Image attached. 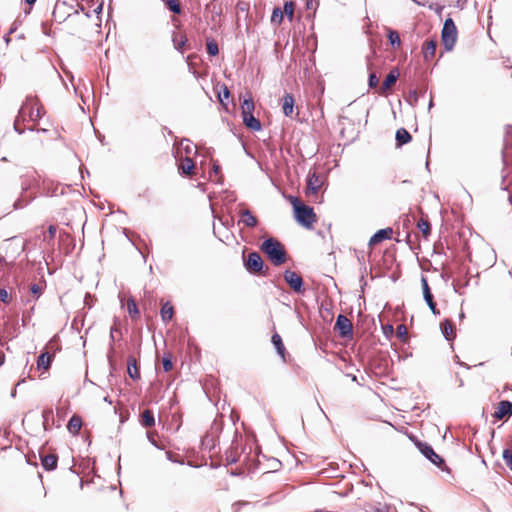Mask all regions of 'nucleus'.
Segmentation results:
<instances>
[{"label":"nucleus","mask_w":512,"mask_h":512,"mask_svg":"<svg viewBox=\"0 0 512 512\" xmlns=\"http://www.w3.org/2000/svg\"><path fill=\"white\" fill-rule=\"evenodd\" d=\"M289 201L293 206L296 221L304 228L312 229L317 222L313 208L303 204L299 198L294 196H290Z\"/></svg>","instance_id":"1"},{"label":"nucleus","mask_w":512,"mask_h":512,"mask_svg":"<svg viewBox=\"0 0 512 512\" xmlns=\"http://www.w3.org/2000/svg\"><path fill=\"white\" fill-rule=\"evenodd\" d=\"M260 249L275 266H280L287 261V253L284 245L274 238L265 240L261 244Z\"/></svg>","instance_id":"2"},{"label":"nucleus","mask_w":512,"mask_h":512,"mask_svg":"<svg viewBox=\"0 0 512 512\" xmlns=\"http://www.w3.org/2000/svg\"><path fill=\"white\" fill-rule=\"evenodd\" d=\"M45 110L36 96H29L19 110V118H27L33 122L38 121L44 115Z\"/></svg>","instance_id":"3"},{"label":"nucleus","mask_w":512,"mask_h":512,"mask_svg":"<svg viewBox=\"0 0 512 512\" xmlns=\"http://www.w3.org/2000/svg\"><path fill=\"white\" fill-rule=\"evenodd\" d=\"M244 266L251 274L268 275L269 268L264 265L263 259L258 252H250L243 256Z\"/></svg>","instance_id":"4"},{"label":"nucleus","mask_w":512,"mask_h":512,"mask_svg":"<svg viewBox=\"0 0 512 512\" xmlns=\"http://www.w3.org/2000/svg\"><path fill=\"white\" fill-rule=\"evenodd\" d=\"M457 35L458 32L454 21L451 18H447L441 32L442 44L447 51H451L454 48Z\"/></svg>","instance_id":"5"},{"label":"nucleus","mask_w":512,"mask_h":512,"mask_svg":"<svg viewBox=\"0 0 512 512\" xmlns=\"http://www.w3.org/2000/svg\"><path fill=\"white\" fill-rule=\"evenodd\" d=\"M418 449L420 452L428 458L433 464H435L437 467L441 468L442 470H447V467L445 465L444 459L438 455L433 448L428 445L427 443L417 442L416 443Z\"/></svg>","instance_id":"6"},{"label":"nucleus","mask_w":512,"mask_h":512,"mask_svg":"<svg viewBox=\"0 0 512 512\" xmlns=\"http://www.w3.org/2000/svg\"><path fill=\"white\" fill-rule=\"evenodd\" d=\"M334 329L342 338H352L353 336V324L345 315H338Z\"/></svg>","instance_id":"7"},{"label":"nucleus","mask_w":512,"mask_h":512,"mask_svg":"<svg viewBox=\"0 0 512 512\" xmlns=\"http://www.w3.org/2000/svg\"><path fill=\"white\" fill-rule=\"evenodd\" d=\"M512 416V403L508 400H502L497 403L492 417L495 420H506Z\"/></svg>","instance_id":"8"},{"label":"nucleus","mask_w":512,"mask_h":512,"mask_svg":"<svg viewBox=\"0 0 512 512\" xmlns=\"http://www.w3.org/2000/svg\"><path fill=\"white\" fill-rule=\"evenodd\" d=\"M284 279L295 292L302 293L304 291L303 279L298 273L291 270H286L284 272Z\"/></svg>","instance_id":"9"},{"label":"nucleus","mask_w":512,"mask_h":512,"mask_svg":"<svg viewBox=\"0 0 512 512\" xmlns=\"http://www.w3.org/2000/svg\"><path fill=\"white\" fill-rule=\"evenodd\" d=\"M399 71L398 69H392L389 74L386 76L385 80L383 81L382 85L378 89V93L380 95H387L392 87L395 85L398 77H399Z\"/></svg>","instance_id":"10"},{"label":"nucleus","mask_w":512,"mask_h":512,"mask_svg":"<svg viewBox=\"0 0 512 512\" xmlns=\"http://www.w3.org/2000/svg\"><path fill=\"white\" fill-rule=\"evenodd\" d=\"M422 283V290H423V296L428 304L430 310L433 312V314H439V310L436 308V303L434 302L433 295L431 293L430 287L428 285V281L425 277H422L421 279Z\"/></svg>","instance_id":"11"},{"label":"nucleus","mask_w":512,"mask_h":512,"mask_svg":"<svg viewBox=\"0 0 512 512\" xmlns=\"http://www.w3.org/2000/svg\"><path fill=\"white\" fill-rule=\"evenodd\" d=\"M323 184V180L316 172L310 173L307 180V194H316Z\"/></svg>","instance_id":"12"},{"label":"nucleus","mask_w":512,"mask_h":512,"mask_svg":"<svg viewBox=\"0 0 512 512\" xmlns=\"http://www.w3.org/2000/svg\"><path fill=\"white\" fill-rule=\"evenodd\" d=\"M437 41L435 39L426 40L422 46V53L425 61H431L436 55Z\"/></svg>","instance_id":"13"},{"label":"nucleus","mask_w":512,"mask_h":512,"mask_svg":"<svg viewBox=\"0 0 512 512\" xmlns=\"http://www.w3.org/2000/svg\"><path fill=\"white\" fill-rule=\"evenodd\" d=\"M392 228H385L378 230L369 240L370 246H375L386 239H390L392 236Z\"/></svg>","instance_id":"14"},{"label":"nucleus","mask_w":512,"mask_h":512,"mask_svg":"<svg viewBox=\"0 0 512 512\" xmlns=\"http://www.w3.org/2000/svg\"><path fill=\"white\" fill-rule=\"evenodd\" d=\"M127 372L128 375L133 380H139L140 379V369L137 365L136 358L134 356H129L127 359Z\"/></svg>","instance_id":"15"},{"label":"nucleus","mask_w":512,"mask_h":512,"mask_svg":"<svg viewBox=\"0 0 512 512\" xmlns=\"http://www.w3.org/2000/svg\"><path fill=\"white\" fill-rule=\"evenodd\" d=\"M295 99L292 94L286 93L282 99V111L285 116H291L294 110Z\"/></svg>","instance_id":"16"},{"label":"nucleus","mask_w":512,"mask_h":512,"mask_svg":"<svg viewBox=\"0 0 512 512\" xmlns=\"http://www.w3.org/2000/svg\"><path fill=\"white\" fill-rule=\"evenodd\" d=\"M53 357L54 353L51 354L48 351L41 353L37 359V367L39 369H44L45 371H47L51 366Z\"/></svg>","instance_id":"17"},{"label":"nucleus","mask_w":512,"mask_h":512,"mask_svg":"<svg viewBox=\"0 0 512 512\" xmlns=\"http://www.w3.org/2000/svg\"><path fill=\"white\" fill-rule=\"evenodd\" d=\"M240 216H241L242 222L247 227L253 228L258 224L257 217L255 215H253V213L248 209L241 210Z\"/></svg>","instance_id":"18"},{"label":"nucleus","mask_w":512,"mask_h":512,"mask_svg":"<svg viewBox=\"0 0 512 512\" xmlns=\"http://www.w3.org/2000/svg\"><path fill=\"white\" fill-rule=\"evenodd\" d=\"M82 425H83L82 418L79 415L75 414L70 418V420L67 424V429L73 435H77L79 433V431L81 430Z\"/></svg>","instance_id":"19"},{"label":"nucleus","mask_w":512,"mask_h":512,"mask_svg":"<svg viewBox=\"0 0 512 512\" xmlns=\"http://www.w3.org/2000/svg\"><path fill=\"white\" fill-rule=\"evenodd\" d=\"M441 330L447 340H452L456 336L455 326L451 320L446 319L441 323Z\"/></svg>","instance_id":"20"},{"label":"nucleus","mask_w":512,"mask_h":512,"mask_svg":"<svg viewBox=\"0 0 512 512\" xmlns=\"http://www.w3.org/2000/svg\"><path fill=\"white\" fill-rule=\"evenodd\" d=\"M194 168H195V164H194L193 160L189 157L181 159V161L178 165L179 171H181L182 174L189 175V176L193 174Z\"/></svg>","instance_id":"21"},{"label":"nucleus","mask_w":512,"mask_h":512,"mask_svg":"<svg viewBox=\"0 0 512 512\" xmlns=\"http://www.w3.org/2000/svg\"><path fill=\"white\" fill-rule=\"evenodd\" d=\"M127 312L132 320L140 318V311L134 298L130 297L126 301Z\"/></svg>","instance_id":"22"},{"label":"nucleus","mask_w":512,"mask_h":512,"mask_svg":"<svg viewBox=\"0 0 512 512\" xmlns=\"http://www.w3.org/2000/svg\"><path fill=\"white\" fill-rule=\"evenodd\" d=\"M41 462L45 470L51 471L57 467L58 457L55 454H48L42 457Z\"/></svg>","instance_id":"23"},{"label":"nucleus","mask_w":512,"mask_h":512,"mask_svg":"<svg viewBox=\"0 0 512 512\" xmlns=\"http://www.w3.org/2000/svg\"><path fill=\"white\" fill-rule=\"evenodd\" d=\"M271 341H272L273 345L275 346L278 354L281 356L283 361H285L286 360L285 359L286 349H285V346L283 344L281 336L278 333H274L272 335Z\"/></svg>","instance_id":"24"},{"label":"nucleus","mask_w":512,"mask_h":512,"mask_svg":"<svg viewBox=\"0 0 512 512\" xmlns=\"http://www.w3.org/2000/svg\"><path fill=\"white\" fill-rule=\"evenodd\" d=\"M395 138H396L397 146H402L404 144L409 143L412 139V136L405 128H399L396 131Z\"/></svg>","instance_id":"25"},{"label":"nucleus","mask_w":512,"mask_h":512,"mask_svg":"<svg viewBox=\"0 0 512 512\" xmlns=\"http://www.w3.org/2000/svg\"><path fill=\"white\" fill-rule=\"evenodd\" d=\"M243 123L245 126L253 131H258L261 129L260 121L253 116V114L242 116Z\"/></svg>","instance_id":"26"},{"label":"nucleus","mask_w":512,"mask_h":512,"mask_svg":"<svg viewBox=\"0 0 512 512\" xmlns=\"http://www.w3.org/2000/svg\"><path fill=\"white\" fill-rule=\"evenodd\" d=\"M160 315L164 322H169L173 318L174 308L170 302H166L162 305Z\"/></svg>","instance_id":"27"},{"label":"nucleus","mask_w":512,"mask_h":512,"mask_svg":"<svg viewBox=\"0 0 512 512\" xmlns=\"http://www.w3.org/2000/svg\"><path fill=\"white\" fill-rule=\"evenodd\" d=\"M46 284L43 283H33L29 286V292L34 301L38 300L39 297L43 294Z\"/></svg>","instance_id":"28"},{"label":"nucleus","mask_w":512,"mask_h":512,"mask_svg":"<svg viewBox=\"0 0 512 512\" xmlns=\"http://www.w3.org/2000/svg\"><path fill=\"white\" fill-rule=\"evenodd\" d=\"M141 424L144 427H152L155 424V418L151 410L146 409L141 413Z\"/></svg>","instance_id":"29"},{"label":"nucleus","mask_w":512,"mask_h":512,"mask_svg":"<svg viewBox=\"0 0 512 512\" xmlns=\"http://www.w3.org/2000/svg\"><path fill=\"white\" fill-rule=\"evenodd\" d=\"M418 229L422 232L424 238H427L431 233V226L427 218H420L417 222Z\"/></svg>","instance_id":"30"},{"label":"nucleus","mask_w":512,"mask_h":512,"mask_svg":"<svg viewBox=\"0 0 512 512\" xmlns=\"http://www.w3.org/2000/svg\"><path fill=\"white\" fill-rule=\"evenodd\" d=\"M187 41L188 39L184 34L176 33L173 36L174 47L181 52L183 51V48L186 45Z\"/></svg>","instance_id":"31"},{"label":"nucleus","mask_w":512,"mask_h":512,"mask_svg":"<svg viewBox=\"0 0 512 512\" xmlns=\"http://www.w3.org/2000/svg\"><path fill=\"white\" fill-rule=\"evenodd\" d=\"M387 37L389 40V43L396 48H399L401 46V40L399 33L392 29H387Z\"/></svg>","instance_id":"32"},{"label":"nucleus","mask_w":512,"mask_h":512,"mask_svg":"<svg viewBox=\"0 0 512 512\" xmlns=\"http://www.w3.org/2000/svg\"><path fill=\"white\" fill-rule=\"evenodd\" d=\"M230 97V91L226 85H221L218 91V99L220 103L227 109L226 101Z\"/></svg>","instance_id":"33"},{"label":"nucleus","mask_w":512,"mask_h":512,"mask_svg":"<svg viewBox=\"0 0 512 512\" xmlns=\"http://www.w3.org/2000/svg\"><path fill=\"white\" fill-rule=\"evenodd\" d=\"M254 108L255 106L253 100L251 98L245 99L241 105L242 116L253 114Z\"/></svg>","instance_id":"34"},{"label":"nucleus","mask_w":512,"mask_h":512,"mask_svg":"<svg viewBox=\"0 0 512 512\" xmlns=\"http://www.w3.org/2000/svg\"><path fill=\"white\" fill-rule=\"evenodd\" d=\"M166 7L175 14H181L182 8L179 0H164Z\"/></svg>","instance_id":"35"},{"label":"nucleus","mask_w":512,"mask_h":512,"mask_svg":"<svg viewBox=\"0 0 512 512\" xmlns=\"http://www.w3.org/2000/svg\"><path fill=\"white\" fill-rule=\"evenodd\" d=\"M284 19V14L281 8L275 7L271 15V23L280 25Z\"/></svg>","instance_id":"36"},{"label":"nucleus","mask_w":512,"mask_h":512,"mask_svg":"<svg viewBox=\"0 0 512 512\" xmlns=\"http://www.w3.org/2000/svg\"><path fill=\"white\" fill-rule=\"evenodd\" d=\"M295 3L292 1H287L284 4L283 14L287 16V18L292 21L294 17Z\"/></svg>","instance_id":"37"},{"label":"nucleus","mask_w":512,"mask_h":512,"mask_svg":"<svg viewBox=\"0 0 512 512\" xmlns=\"http://www.w3.org/2000/svg\"><path fill=\"white\" fill-rule=\"evenodd\" d=\"M161 363L165 372L171 371L173 369L172 355L165 353L161 359Z\"/></svg>","instance_id":"38"},{"label":"nucleus","mask_w":512,"mask_h":512,"mask_svg":"<svg viewBox=\"0 0 512 512\" xmlns=\"http://www.w3.org/2000/svg\"><path fill=\"white\" fill-rule=\"evenodd\" d=\"M206 50L210 56H216L219 53L218 44L214 40L207 41Z\"/></svg>","instance_id":"39"},{"label":"nucleus","mask_w":512,"mask_h":512,"mask_svg":"<svg viewBox=\"0 0 512 512\" xmlns=\"http://www.w3.org/2000/svg\"><path fill=\"white\" fill-rule=\"evenodd\" d=\"M407 334H408V330H407V327L405 325L401 324V325L397 326V328H396V335H397L398 338H400L403 341H406L407 340Z\"/></svg>","instance_id":"40"},{"label":"nucleus","mask_w":512,"mask_h":512,"mask_svg":"<svg viewBox=\"0 0 512 512\" xmlns=\"http://www.w3.org/2000/svg\"><path fill=\"white\" fill-rule=\"evenodd\" d=\"M503 459H504L506 466L512 471V450L511 449H505L503 451Z\"/></svg>","instance_id":"41"},{"label":"nucleus","mask_w":512,"mask_h":512,"mask_svg":"<svg viewBox=\"0 0 512 512\" xmlns=\"http://www.w3.org/2000/svg\"><path fill=\"white\" fill-rule=\"evenodd\" d=\"M155 436H157V433L156 432H148L147 433V437L149 439V441L157 448L159 449H164L165 446L161 443H158L155 439Z\"/></svg>","instance_id":"42"},{"label":"nucleus","mask_w":512,"mask_h":512,"mask_svg":"<svg viewBox=\"0 0 512 512\" xmlns=\"http://www.w3.org/2000/svg\"><path fill=\"white\" fill-rule=\"evenodd\" d=\"M368 84L370 88H377L379 84V78L376 76L375 73H371L369 75Z\"/></svg>","instance_id":"43"},{"label":"nucleus","mask_w":512,"mask_h":512,"mask_svg":"<svg viewBox=\"0 0 512 512\" xmlns=\"http://www.w3.org/2000/svg\"><path fill=\"white\" fill-rule=\"evenodd\" d=\"M0 300L3 302V303H10L11 301V296L10 294L7 292V290L5 289H0Z\"/></svg>","instance_id":"44"},{"label":"nucleus","mask_w":512,"mask_h":512,"mask_svg":"<svg viewBox=\"0 0 512 512\" xmlns=\"http://www.w3.org/2000/svg\"><path fill=\"white\" fill-rule=\"evenodd\" d=\"M212 172L215 174V175H219V179H217L218 182H221L222 181V178L223 176L221 175V168L219 165L217 164H214L213 167H212Z\"/></svg>","instance_id":"45"},{"label":"nucleus","mask_w":512,"mask_h":512,"mask_svg":"<svg viewBox=\"0 0 512 512\" xmlns=\"http://www.w3.org/2000/svg\"><path fill=\"white\" fill-rule=\"evenodd\" d=\"M48 234H49V238L52 239L55 237V234H56V227L51 225L49 226L48 228Z\"/></svg>","instance_id":"46"},{"label":"nucleus","mask_w":512,"mask_h":512,"mask_svg":"<svg viewBox=\"0 0 512 512\" xmlns=\"http://www.w3.org/2000/svg\"><path fill=\"white\" fill-rule=\"evenodd\" d=\"M5 361V355L4 353L0 352V366L4 364Z\"/></svg>","instance_id":"47"},{"label":"nucleus","mask_w":512,"mask_h":512,"mask_svg":"<svg viewBox=\"0 0 512 512\" xmlns=\"http://www.w3.org/2000/svg\"><path fill=\"white\" fill-rule=\"evenodd\" d=\"M227 461H228L229 463H235V462L237 461V459H236L235 457L230 458L229 456H227Z\"/></svg>","instance_id":"48"},{"label":"nucleus","mask_w":512,"mask_h":512,"mask_svg":"<svg viewBox=\"0 0 512 512\" xmlns=\"http://www.w3.org/2000/svg\"><path fill=\"white\" fill-rule=\"evenodd\" d=\"M25 1H26V3H28L29 5H33V4L36 2V0H25Z\"/></svg>","instance_id":"49"},{"label":"nucleus","mask_w":512,"mask_h":512,"mask_svg":"<svg viewBox=\"0 0 512 512\" xmlns=\"http://www.w3.org/2000/svg\"><path fill=\"white\" fill-rule=\"evenodd\" d=\"M351 380H352V381H357L356 376H355V375H351Z\"/></svg>","instance_id":"50"},{"label":"nucleus","mask_w":512,"mask_h":512,"mask_svg":"<svg viewBox=\"0 0 512 512\" xmlns=\"http://www.w3.org/2000/svg\"><path fill=\"white\" fill-rule=\"evenodd\" d=\"M4 262H5V258L4 257H0V264H2Z\"/></svg>","instance_id":"51"},{"label":"nucleus","mask_w":512,"mask_h":512,"mask_svg":"<svg viewBox=\"0 0 512 512\" xmlns=\"http://www.w3.org/2000/svg\"><path fill=\"white\" fill-rule=\"evenodd\" d=\"M208 436H205L204 439H203V443H205V441L207 440Z\"/></svg>","instance_id":"52"}]
</instances>
